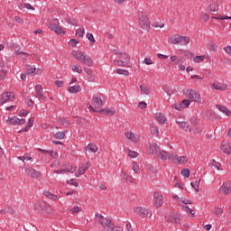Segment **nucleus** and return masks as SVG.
<instances>
[{"label":"nucleus","instance_id":"nucleus-4","mask_svg":"<svg viewBox=\"0 0 231 231\" xmlns=\"http://www.w3.org/2000/svg\"><path fill=\"white\" fill-rule=\"evenodd\" d=\"M169 160L171 162H172L173 163H177L178 165H183V163H187V162H189V159L187 158V156H178L176 154H174V152L171 153L168 156Z\"/></svg>","mask_w":231,"mask_h":231},{"label":"nucleus","instance_id":"nucleus-31","mask_svg":"<svg viewBox=\"0 0 231 231\" xmlns=\"http://www.w3.org/2000/svg\"><path fill=\"white\" fill-rule=\"evenodd\" d=\"M140 89L144 95H151V88L145 85H141Z\"/></svg>","mask_w":231,"mask_h":231},{"label":"nucleus","instance_id":"nucleus-55","mask_svg":"<svg viewBox=\"0 0 231 231\" xmlns=\"http://www.w3.org/2000/svg\"><path fill=\"white\" fill-rule=\"evenodd\" d=\"M0 71L1 73H4V75H6V73H8V71L5 69V62H0Z\"/></svg>","mask_w":231,"mask_h":231},{"label":"nucleus","instance_id":"nucleus-51","mask_svg":"<svg viewBox=\"0 0 231 231\" xmlns=\"http://www.w3.org/2000/svg\"><path fill=\"white\" fill-rule=\"evenodd\" d=\"M87 39H88V41H90V44L95 43V37H93L92 33L88 32L87 33Z\"/></svg>","mask_w":231,"mask_h":231},{"label":"nucleus","instance_id":"nucleus-35","mask_svg":"<svg viewBox=\"0 0 231 231\" xmlns=\"http://www.w3.org/2000/svg\"><path fill=\"white\" fill-rule=\"evenodd\" d=\"M66 23H68L69 24H71L72 26H78L79 25V22H77L76 19H71V18H66Z\"/></svg>","mask_w":231,"mask_h":231},{"label":"nucleus","instance_id":"nucleus-8","mask_svg":"<svg viewBox=\"0 0 231 231\" xmlns=\"http://www.w3.org/2000/svg\"><path fill=\"white\" fill-rule=\"evenodd\" d=\"M153 201H154L155 207L157 208H160V207H162V205H163V196H162L158 192H154V194H153Z\"/></svg>","mask_w":231,"mask_h":231},{"label":"nucleus","instance_id":"nucleus-59","mask_svg":"<svg viewBox=\"0 0 231 231\" xmlns=\"http://www.w3.org/2000/svg\"><path fill=\"white\" fill-rule=\"evenodd\" d=\"M69 44H70V46L75 47V46H77V44H79V41H78L77 39L73 38V39H71V40L69 41Z\"/></svg>","mask_w":231,"mask_h":231},{"label":"nucleus","instance_id":"nucleus-9","mask_svg":"<svg viewBox=\"0 0 231 231\" xmlns=\"http://www.w3.org/2000/svg\"><path fill=\"white\" fill-rule=\"evenodd\" d=\"M134 212L135 214H137V216H140L141 217H147V216H149V209L145 208L137 207L134 208Z\"/></svg>","mask_w":231,"mask_h":231},{"label":"nucleus","instance_id":"nucleus-46","mask_svg":"<svg viewBox=\"0 0 231 231\" xmlns=\"http://www.w3.org/2000/svg\"><path fill=\"white\" fill-rule=\"evenodd\" d=\"M125 136L128 140H133V138H134V134H133V132H125Z\"/></svg>","mask_w":231,"mask_h":231},{"label":"nucleus","instance_id":"nucleus-30","mask_svg":"<svg viewBox=\"0 0 231 231\" xmlns=\"http://www.w3.org/2000/svg\"><path fill=\"white\" fill-rule=\"evenodd\" d=\"M43 194L46 196V198H49V199H51L52 201H57V195H54L50 191H44Z\"/></svg>","mask_w":231,"mask_h":231},{"label":"nucleus","instance_id":"nucleus-6","mask_svg":"<svg viewBox=\"0 0 231 231\" xmlns=\"http://www.w3.org/2000/svg\"><path fill=\"white\" fill-rule=\"evenodd\" d=\"M92 106L97 109H101V107L104 106V97H102V94H97L93 96Z\"/></svg>","mask_w":231,"mask_h":231},{"label":"nucleus","instance_id":"nucleus-57","mask_svg":"<svg viewBox=\"0 0 231 231\" xmlns=\"http://www.w3.org/2000/svg\"><path fill=\"white\" fill-rule=\"evenodd\" d=\"M133 171H134V172H136V173H138V171H140V167L138 166V163H136V162H133Z\"/></svg>","mask_w":231,"mask_h":231},{"label":"nucleus","instance_id":"nucleus-11","mask_svg":"<svg viewBox=\"0 0 231 231\" xmlns=\"http://www.w3.org/2000/svg\"><path fill=\"white\" fill-rule=\"evenodd\" d=\"M25 172L28 176H31V178H40L41 177V171H38L37 170L29 167L25 169Z\"/></svg>","mask_w":231,"mask_h":231},{"label":"nucleus","instance_id":"nucleus-60","mask_svg":"<svg viewBox=\"0 0 231 231\" xmlns=\"http://www.w3.org/2000/svg\"><path fill=\"white\" fill-rule=\"evenodd\" d=\"M151 132L152 133V134H159V130H158V126H152L151 127Z\"/></svg>","mask_w":231,"mask_h":231},{"label":"nucleus","instance_id":"nucleus-37","mask_svg":"<svg viewBox=\"0 0 231 231\" xmlns=\"http://www.w3.org/2000/svg\"><path fill=\"white\" fill-rule=\"evenodd\" d=\"M180 174L184 176V178H189L190 177V170L189 169H183L180 171Z\"/></svg>","mask_w":231,"mask_h":231},{"label":"nucleus","instance_id":"nucleus-12","mask_svg":"<svg viewBox=\"0 0 231 231\" xmlns=\"http://www.w3.org/2000/svg\"><path fill=\"white\" fill-rule=\"evenodd\" d=\"M42 91H43L42 86L41 85L35 86V93H36L35 97L36 98H39V100H46V96L42 94Z\"/></svg>","mask_w":231,"mask_h":231},{"label":"nucleus","instance_id":"nucleus-10","mask_svg":"<svg viewBox=\"0 0 231 231\" xmlns=\"http://www.w3.org/2000/svg\"><path fill=\"white\" fill-rule=\"evenodd\" d=\"M219 192H220V194H225V196L230 194V192H231V182L224 183L219 188Z\"/></svg>","mask_w":231,"mask_h":231},{"label":"nucleus","instance_id":"nucleus-39","mask_svg":"<svg viewBox=\"0 0 231 231\" xmlns=\"http://www.w3.org/2000/svg\"><path fill=\"white\" fill-rule=\"evenodd\" d=\"M37 69H35V67H32V66H27L26 67V73L27 75H32V73H35Z\"/></svg>","mask_w":231,"mask_h":231},{"label":"nucleus","instance_id":"nucleus-50","mask_svg":"<svg viewBox=\"0 0 231 231\" xmlns=\"http://www.w3.org/2000/svg\"><path fill=\"white\" fill-rule=\"evenodd\" d=\"M147 167L150 172H152V174H156V172H158V170H156L154 166L148 164Z\"/></svg>","mask_w":231,"mask_h":231},{"label":"nucleus","instance_id":"nucleus-1","mask_svg":"<svg viewBox=\"0 0 231 231\" xmlns=\"http://www.w3.org/2000/svg\"><path fill=\"white\" fill-rule=\"evenodd\" d=\"M72 55L79 62H81V64H85V66H93V60L91 57L85 55L84 52L80 51H74L72 52Z\"/></svg>","mask_w":231,"mask_h":231},{"label":"nucleus","instance_id":"nucleus-38","mask_svg":"<svg viewBox=\"0 0 231 231\" xmlns=\"http://www.w3.org/2000/svg\"><path fill=\"white\" fill-rule=\"evenodd\" d=\"M55 138H57L58 140H62L65 138L66 134L64 132H58L54 134Z\"/></svg>","mask_w":231,"mask_h":231},{"label":"nucleus","instance_id":"nucleus-5","mask_svg":"<svg viewBox=\"0 0 231 231\" xmlns=\"http://www.w3.org/2000/svg\"><path fill=\"white\" fill-rule=\"evenodd\" d=\"M186 95H188V98L190 100V102H201V95L198 93L196 90L188 89L186 91Z\"/></svg>","mask_w":231,"mask_h":231},{"label":"nucleus","instance_id":"nucleus-28","mask_svg":"<svg viewBox=\"0 0 231 231\" xmlns=\"http://www.w3.org/2000/svg\"><path fill=\"white\" fill-rule=\"evenodd\" d=\"M177 124L181 127V129H183L184 131H189L190 133V131H192L189 125V123L187 122H177Z\"/></svg>","mask_w":231,"mask_h":231},{"label":"nucleus","instance_id":"nucleus-40","mask_svg":"<svg viewBox=\"0 0 231 231\" xmlns=\"http://www.w3.org/2000/svg\"><path fill=\"white\" fill-rule=\"evenodd\" d=\"M209 12H217L219 10V6L216 4H211L208 8Z\"/></svg>","mask_w":231,"mask_h":231},{"label":"nucleus","instance_id":"nucleus-62","mask_svg":"<svg viewBox=\"0 0 231 231\" xmlns=\"http://www.w3.org/2000/svg\"><path fill=\"white\" fill-rule=\"evenodd\" d=\"M183 62H185V58L180 57V58H177V61L175 62V64L181 65L183 64Z\"/></svg>","mask_w":231,"mask_h":231},{"label":"nucleus","instance_id":"nucleus-3","mask_svg":"<svg viewBox=\"0 0 231 231\" xmlns=\"http://www.w3.org/2000/svg\"><path fill=\"white\" fill-rule=\"evenodd\" d=\"M115 55H120V57H125V60H114L115 66H122V67L129 66V62L131 60V58L128 56L127 53H125V52H115Z\"/></svg>","mask_w":231,"mask_h":231},{"label":"nucleus","instance_id":"nucleus-42","mask_svg":"<svg viewBox=\"0 0 231 231\" xmlns=\"http://www.w3.org/2000/svg\"><path fill=\"white\" fill-rule=\"evenodd\" d=\"M72 71H76V73H79L80 75L82 74V68H80V65H74L72 68Z\"/></svg>","mask_w":231,"mask_h":231},{"label":"nucleus","instance_id":"nucleus-58","mask_svg":"<svg viewBox=\"0 0 231 231\" xmlns=\"http://www.w3.org/2000/svg\"><path fill=\"white\" fill-rule=\"evenodd\" d=\"M173 109H176L177 111H181L182 105L181 104H173L171 106Z\"/></svg>","mask_w":231,"mask_h":231},{"label":"nucleus","instance_id":"nucleus-25","mask_svg":"<svg viewBox=\"0 0 231 231\" xmlns=\"http://www.w3.org/2000/svg\"><path fill=\"white\" fill-rule=\"evenodd\" d=\"M88 169H89V162H88L86 166L83 165L79 167V169L78 170V174L79 176H82V174H86V171H88Z\"/></svg>","mask_w":231,"mask_h":231},{"label":"nucleus","instance_id":"nucleus-27","mask_svg":"<svg viewBox=\"0 0 231 231\" xmlns=\"http://www.w3.org/2000/svg\"><path fill=\"white\" fill-rule=\"evenodd\" d=\"M189 42H190V38L187 36H180L179 44H180L181 46H185L189 44Z\"/></svg>","mask_w":231,"mask_h":231},{"label":"nucleus","instance_id":"nucleus-36","mask_svg":"<svg viewBox=\"0 0 231 231\" xmlns=\"http://www.w3.org/2000/svg\"><path fill=\"white\" fill-rule=\"evenodd\" d=\"M180 36L178 34H175L171 37V44H180Z\"/></svg>","mask_w":231,"mask_h":231},{"label":"nucleus","instance_id":"nucleus-15","mask_svg":"<svg viewBox=\"0 0 231 231\" xmlns=\"http://www.w3.org/2000/svg\"><path fill=\"white\" fill-rule=\"evenodd\" d=\"M97 111L100 115H107L108 116H113V115L116 113L115 109H109V108L99 109Z\"/></svg>","mask_w":231,"mask_h":231},{"label":"nucleus","instance_id":"nucleus-44","mask_svg":"<svg viewBox=\"0 0 231 231\" xmlns=\"http://www.w3.org/2000/svg\"><path fill=\"white\" fill-rule=\"evenodd\" d=\"M70 212H72V214H79V212H82V208L79 206H76L70 209Z\"/></svg>","mask_w":231,"mask_h":231},{"label":"nucleus","instance_id":"nucleus-47","mask_svg":"<svg viewBox=\"0 0 231 231\" xmlns=\"http://www.w3.org/2000/svg\"><path fill=\"white\" fill-rule=\"evenodd\" d=\"M194 62H203V60H205V56H196L194 59H193Z\"/></svg>","mask_w":231,"mask_h":231},{"label":"nucleus","instance_id":"nucleus-34","mask_svg":"<svg viewBox=\"0 0 231 231\" xmlns=\"http://www.w3.org/2000/svg\"><path fill=\"white\" fill-rule=\"evenodd\" d=\"M116 73H117L118 75H125V77H128V75H129V70L122 69H117L116 70Z\"/></svg>","mask_w":231,"mask_h":231},{"label":"nucleus","instance_id":"nucleus-26","mask_svg":"<svg viewBox=\"0 0 231 231\" xmlns=\"http://www.w3.org/2000/svg\"><path fill=\"white\" fill-rule=\"evenodd\" d=\"M19 118L17 116L9 117L6 122L9 125H17Z\"/></svg>","mask_w":231,"mask_h":231},{"label":"nucleus","instance_id":"nucleus-23","mask_svg":"<svg viewBox=\"0 0 231 231\" xmlns=\"http://www.w3.org/2000/svg\"><path fill=\"white\" fill-rule=\"evenodd\" d=\"M68 91L69 93H72V94L80 93V91H82V88L79 85L71 86L68 88Z\"/></svg>","mask_w":231,"mask_h":231},{"label":"nucleus","instance_id":"nucleus-29","mask_svg":"<svg viewBox=\"0 0 231 231\" xmlns=\"http://www.w3.org/2000/svg\"><path fill=\"white\" fill-rule=\"evenodd\" d=\"M121 176L123 180L126 181V183H133V178L128 176L127 173H125V171H122Z\"/></svg>","mask_w":231,"mask_h":231},{"label":"nucleus","instance_id":"nucleus-24","mask_svg":"<svg viewBox=\"0 0 231 231\" xmlns=\"http://www.w3.org/2000/svg\"><path fill=\"white\" fill-rule=\"evenodd\" d=\"M155 118L159 124H165L167 122V118L162 114H156Z\"/></svg>","mask_w":231,"mask_h":231},{"label":"nucleus","instance_id":"nucleus-48","mask_svg":"<svg viewBox=\"0 0 231 231\" xmlns=\"http://www.w3.org/2000/svg\"><path fill=\"white\" fill-rule=\"evenodd\" d=\"M182 107H189L190 106V100L189 99H184L181 101Z\"/></svg>","mask_w":231,"mask_h":231},{"label":"nucleus","instance_id":"nucleus-61","mask_svg":"<svg viewBox=\"0 0 231 231\" xmlns=\"http://www.w3.org/2000/svg\"><path fill=\"white\" fill-rule=\"evenodd\" d=\"M209 50H210L211 51H217V45L216 43H211V44L209 45Z\"/></svg>","mask_w":231,"mask_h":231},{"label":"nucleus","instance_id":"nucleus-45","mask_svg":"<svg viewBox=\"0 0 231 231\" xmlns=\"http://www.w3.org/2000/svg\"><path fill=\"white\" fill-rule=\"evenodd\" d=\"M54 172L55 174H66L67 172H69V169L66 168L65 170H56Z\"/></svg>","mask_w":231,"mask_h":231},{"label":"nucleus","instance_id":"nucleus-7","mask_svg":"<svg viewBox=\"0 0 231 231\" xmlns=\"http://www.w3.org/2000/svg\"><path fill=\"white\" fill-rule=\"evenodd\" d=\"M50 30H51L52 32H55V33H57L58 35L60 33H66V31L62 30V27L59 26V20L55 19L53 20V23H51L49 25Z\"/></svg>","mask_w":231,"mask_h":231},{"label":"nucleus","instance_id":"nucleus-56","mask_svg":"<svg viewBox=\"0 0 231 231\" xmlns=\"http://www.w3.org/2000/svg\"><path fill=\"white\" fill-rule=\"evenodd\" d=\"M128 156H130V158H138V152L134 151H129Z\"/></svg>","mask_w":231,"mask_h":231},{"label":"nucleus","instance_id":"nucleus-64","mask_svg":"<svg viewBox=\"0 0 231 231\" xmlns=\"http://www.w3.org/2000/svg\"><path fill=\"white\" fill-rule=\"evenodd\" d=\"M55 86L57 88H62L64 86V81H60V80H56L55 81Z\"/></svg>","mask_w":231,"mask_h":231},{"label":"nucleus","instance_id":"nucleus-14","mask_svg":"<svg viewBox=\"0 0 231 231\" xmlns=\"http://www.w3.org/2000/svg\"><path fill=\"white\" fill-rule=\"evenodd\" d=\"M183 216L180 214H173L172 216L168 217V221H170V223H176L177 225H180Z\"/></svg>","mask_w":231,"mask_h":231},{"label":"nucleus","instance_id":"nucleus-52","mask_svg":"<svg viewBox=\"0 0 231 231\" xmlns=\"http://www.w3.org/2000/svg\"><path fill=\"white\" fill-rule=\"evenodd\" d=\"M183 209L185 212H189V214H191L192 216H194V210L190 208L189 206H184Z\"/></svg>","mask_w":231,"mask_h":231},{"label":"nucleus","instance_id":"nucleus-63","mask_svg":"<svg viewBox=\"0 0 231 231\" xmlns=\"http://www.w3.org/2000/svg\"><path fill=\"white\" fill-rule=\"evenodd\" d=\"M83 120L86 121L85 118L79 117V118L76 120V123L78 124V125L82 126V125H84V123L82 122Z\"/></svg>","mask_w":231,"mask_h":231},{"label":"nucleus","instance_id":"nucleus-21","mask_svg":"<svg viewBox=\"0 0 231 231\" xmlns=\"http://www.w3.org/2000/svg\"><path fill=\"white\" fill-rule=\"evenodd\" d=\"M160 151H162L160 149V147L158 146V144L156 143H153L152 145H150V152L152 154H159L160 153Z\"/></svg>","mask_w":231,"mask_h":231},{"label":"nucleus","instance_id":"nucleus-49","mask_svg":"<svg viewBox=\"0 0 231 231\" xmlns=\"http://www.w3.org/2000/svg\"><path fill=\"white\" fill-rule=\"evenodd\" d=\"M33 122H34L33 117L29 118L27 125H26V129H30V127H32Z\"/></svg>","mask_w":231,"mask_h":231},{"label":"nucleus","instance_id":"nucleus-16","mask_svg":"<svg viewBox=\"0 0 231 231\" xmlns=\"http://www.w3.org/2000/svg\"><path fill=\"white\" fill-rule=\"evenodd\" d=\"M216 107L217 109H218V111H221V113L226 115V116H231V111L226 106H223L222 105H217Z\"/></svg>","mask_w":231,"mask_h":231},{"label":"nucleus","instance_id":"nucleus-32","mask_svg":"<svg viewBox=\"0 0 231 231\" xmlns=\"http://www.w3.org/2000/svg\"><path fill=\"white\" fill-rule=\"evenodd\" d=\"M211 19H217V21H225L226 19H231V16L218 14L217 16H212Z\"/></svg>","mask_w":231,"mask_h":231},{"label":"nucleus","instance_id":"nucleus-18","mask_svg":"<svg viewBox=\"0 0 231 231\" xmlns=\"http://www.w3.org/2000/svg\"><path fill=\"white\" fill-rule=\"evenodd\" d=\"M158 158H160V160H169V156H171V153H169L168 152H165L164 150H161L159 152V153L157 154Z\"/></svg>","mask_w":231,"mask_h":231},{"label":"nucleus","instance_id":"nucleus-41","mask_svg":"<svg viewBox=\"0 0 231 231\" xmlns=\"http://www.w3.org/2000/svg\"><path fill=\"white\" fill-rule=\"evenodd\" d=\"M106 231H124V228L120 226H115V224H112V226H110Z\"/></svg>","mask_w":231,"mask_h":231},{"label":"nucleus","instance_id":"nucleus-22","mask_svg":"<svg viewBox=\"0 0 231 231\" xmlns=\"http://www.w3.org/2000/svg\"><path fill=\"white\" fill-rule=\"evenodd\" d=\"M221 150L226 154H230V143L223 142L221 144Z\"/></svg>","mask_w":231,"mask_h":231},{"label":"nucleus","instance_id":"nucleus-19","mask_svg":"<svg viewBox=\"0 0 231 231\" xmlns=\"http://www.w3.org/2000/svg\"><path fill=\"white\" fill-rule=\"evenodd\" d=\"M212 88L217 91H226V85H222L221 83H213Z\"/></svg>","mask_w":231,"mask_h":231},{"label":"nucleus","instance_id":"nucleus-2","mask_svg":"<svg viewBox=\"0 0 231 231\" xmlns=\"http://www.w3.org/2000/svg\"><path fill=\"white\" fill-rule=\"evenodd\" d=\"M139 25L143 30L149 32L151 30V22L149 17L143 13V11L138 12Z\"/></svg>","mask_w":231,"mask_h":231},{"label":"nucleus","instance_id":"nucleus-13","mask_svg":"<svg viewBox=\"0 0 231 231\" xmlns=\"http://www.w3.org/2000/svg\"><path fill=\"white\" fill-rule=\"evenodd\" d=\"M100 225H102L105 231L109 230L110 226H113V222L109 218H102V220L99 221Z\"/></svg>","mask_w":231,"mask_h":231},{"label":"nucleus","instance_id":"nucleus-43","mask_svg":"<svg viewBox=\"0 0 231 231\" xmlns=\"http://www.w3.org/2000/svg\"><path fill=\"white\" fill-rule=\"evenodd\" d=\"M84 33H85L84 29H79L76 32V37H79V39H82V37H84Z\"/></svg>","mask_w":231,"mask_h":231},{"label":"nucleus","instance_id":"nucleus-54","mask_svg":"<svg viewBox=\"0 0 231 231\" xmlns=\"http://www.w3.org/2000/svg\"><path fill=\"white\" fill-rule=\"evenodd\" d=\"M61 124L62 125H66V127H69V125H71V123L66 118L61 119Z\"/></svg>","mask_w":231,"mask_h":231},{"label":"nucleus","instance_id":"nucleus-20","mask_svg":"<svg viewBox=\"0 0 231 231\" xmlns=\"http://www.w3.org/2000/svg\"><path fill=\"white\" fill-rule=\"evenodd\" d=\"M15 98V96L12 92H6L5 94L2 95V99L4 102H6L7 100H14Z\"/></svg>","mask_w":231,"mask_h":231},{"label":"nucleus","instance_id":"nucleus-17","mask_svg":"<svg viewBox=\"0 0 231 231\" xmlns=\"http://www.w3.org/2000/svg\"><path fill=\"white\" fill-rule=\"evenodd\" d=\"M38 151L40 152H42V154H49L50 156H51L52 158H57L59 155L57 154V152L54 153V152L52 150H44V149H41L39 148Z\"/></svg>","mask_w":231,"mask_h":231},{"label":"nucleus","instance_id":"nucleus-33","mask_svg":"<svg viewBox=\"0 0 231 231\" xmlns=\"http://www.w3.org/2000/svg\"><path fill=\"white\" fill-rule=\"evenodd\" d=\"M87 149H88V151H90V152H97V151H98V147H97V145L94 143H89L88 145Z\"/></svg>","mask_w":231,"mask_h":231},{"label":"nucleus","instance_id":"nucleus-53","mask_svg":"<svg viewBox=\"0 0 231 231\" xmlns=\"http://www.w3.org/2000/svg\"><path fill=\"white\" fill-rule=\"evenodd\" d=\"M25 104H27L28 107H33V100H32L30 97L26 98Z\"/></svg>","mask_w":231,"mask_h":231}]
</instances>
